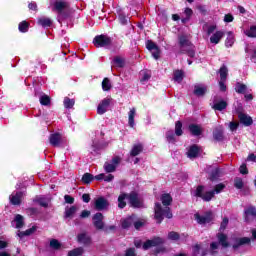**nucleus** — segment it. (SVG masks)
Wrapping results in <instances>:
<instances>
[{"instance_id": "nucleus-1", "label": "nucleus", "mask_w": 256, "mask_h": 256, "mask_svg": "<svg viewBox=\"0 0 256 256\" xmlns=\"http://www.w3.org/2000/svg\"><path fill=\"white\" fill-rule=\"evenodd\" d=\"M162 204L156 202L154 204V219L158 225H161L164 219H173V212L169 205L173 203V197L171 194L166 193L161 195Z\"/></svg>"}, {"instance_id": "nucleus-2", "label": "nucleus", "mask_w": 256, "mask_h": 256, "mask_svg": "<svg viewBox=\"0 0 256 256\" xmlns=\"http://www.w3.org/2000/svg\"><path fill=\"white\" fill-rule=\"evenodd\" d=\"M67 9H69V3L63 0H57L54 2L53 11L58 13V17H62V19H67L69 17V13H67Z\"/></svg>"}, {"instance_id": "nucleus-3", "label": "nucleus", "mask_w": 256, "mask_h": 256, "mask_svg": "<svg viewBox=\"0 0 256 256\" xmlns=\"http://www.w3.org/2000/svg\"><path fill=\"white\" fill-rule=\"evenodd\" d=\"M203 191H205V186L198 185L195 190V197H199L206 203H209V201H211L215 197V191L210 190L206 191L205 193H203Z\"/></svg>"}, {"instance_id": "nucleus-4", "label": "nucleus", "mask_w": 256, "mask_h": 256, "mask_svg": "<svg viewBox=\"0 0 256 256\" xmlns=\"http://www.w3.org/2000/svg\"><path fill=\"white\" fill-rule=\"evenodd\" d=\"M93 45L97 48L111 47V45H113V39H111V37L105 34L97 35L93 39Z\"/></svg>"}, {"instance_id": "nucleus-5", "label": "nucleus", "mask_w": 256, "mask_h": 256, "mask_svg": "<svg viewBox=\"0 0 256 256\" xmlns=\"http://www.w3.org/2000/svg\"><path fill=\"white\" fill-rule=\"evenodd\" d=\"M128 203L133 209L143 208V201L139 198V194L135 191L128 193Z\"/></svg>"}, {"instance_id": "nucleus-6", "label": "nucleus", "mask_w": 256, "mask_h": 256, "mask_svg": "<svg viewBox=\"0 0 256 256\" xmlns=\"http://www.w3.org/2000/svg\"><path fill=\"white\" fill-rule=\"evenodd\" d=\"M121 164V157L114 156L111 160V163L105 162L103 169L105 173H115L117 171V166Z\"/></svg>"}, {"instance_id": "nucleus-7", "label": "nucleus", "mask_w": 256, "mask_h": 256, "mask_svg": "<svg viewBox=\"0 0 256 256\" xmlns=\"http://www.w3.org/2000/svg\"><path fill=\"white\" fill-rule=\"evenodd\" d=\"M164 243H165V239H163L159 236H155L151 240H146L142 245V249H144V251H147L148 249H151V247H159L160 245H163Z\"/></svg>"}, {"instance_id": "nucleus-8", "label": "nucleus", "mask_w": 256, "mask_h": 256, "mask_svg": "<svg viewBox=\"0 0 256 256\" xmlns=\"http://www.w3.org/2000/svg\"><path fill=\"white\" fill-rule=\"evenodd\" d=\"M103 219H105V216H103V213L101 212H98L92 216V223L97 231L105 229V222H103Z\"/></svg>"}, {"instance_id": "nucleus-9", "label": "nucleus", "mask_w": 256, "mask_h": 256, "mask_svg": "<svg viewBox=\"0 0 256 256\" xmlns=\"http://www.w3.org/2000/svg\"><path fill=\"white\" fill-rule=\"evenodd\" d=\"M243 219L245 223H251L256 219V207L253 205L248 206L244 209Z\"/></svg>"}, {"instance_id": "nucleus-10", "label": "nucleus", "mask_w": 256, "mask_h": 256, "mask_svg": "<svg viewBox=\"0 0 256 256\" xmlns=\"http://www.w3.org/2000/svg\"><path fill=\"white\" fill-rule=\"evenodd\" d=\"M194 217L199 225H207V223H211V221H213V212L208 211L204 214V216L196 213Z\"/></svg>"}, {"instance_id": "nucleus-11", "label": "nucleus", "mask_w": 256, "mask_h": 256, "mask_svg": "<svg viewBox=\"0 0 256 256\" xmlns=\"http://www.w3.org/2000/svg\"><path fill=\"white\" fill-rule=\"evenodd\" d=\"M208 170L209 181H211L212 183H215V181H219V179L221 178V168L209 166Z\"/></svg>"}, {"instance_id": "nucleus-12", "label": "nucleus", "mask_w": 256, "mask_h": 256, "mask_svg": "<svg viewBox=\"0 0 256 256\" xmlns=\"http://www.w3.org/2000/svg\"><path fill=\"white\" fill-rule=\"evenodd\" d=\"M146 49H148V51H153L152 57H154V59H159L161 55V50L159 49V46H157V44L153 42V40H147Z\"/></svg>"}, {"instance_id": "nucleus-13", "label": "nucleus", "mask_w": 256, "mask_h": 256, "mask_svg": "<svg viewBox=\"0 0 256 256\" xmlns=\"http://www.w3.org/2000/svg\"><path fill=\"white\" fill-rule=\"evenodd\" d=\"M111 101H113V98H104L97 107V113L98 115H105L107 113V107L111 105Z\"/></svg>"}, {"instance_id": "nucleus-14", "label": "nucleus", "mask_w": 256, "mask_h": 256, "mask_svg": "<svg viewBox=\"0 0 256 256\" xmlns=\"http://www.w3.org/2000/svg\"><path fill=\"white\" fill-rule=\"evenodd\" d=\"M109 207V201L105 197H98L94 202V209L96 211H105Z\"/></svg>"}, {"instance_id": "nucleus-15", "label": "nucleus", "mask_w": 256, "mask_h": 256, "mask_svg": "<svg viewBox=\"0 0 256 256\" xmlns=\"http://www.w3.org/2000/svg\"><path fill=\"white\" fill-rule=\"evenodd\" d=\"M62 141L63 136L59 132H55L49 136V143L52 147H59Z\"/></svg>"}, {"instance_id": "nucleus-16", "label": "nucleus", "mask_w": 256, "mask_h": 256, "mask_svg": "<svg viewBox=\"0 0 256 256\" xmlns=\"http://www.w3.org/2000/svg\"><path fill=\"white\" fill-rule=\"evenodd\" d=\"M238 119L245 127H251L253 125V118L243 112H238Z\"/></svg>"}, {"instance_id": "nucleus-17", "label": "nucleus", "mask_w": 256, "mask_h": 256, "mask_svg": "<svg viewBox=\"0 0 256 256\" xmlns=\"http://www.w3.org/2000/svg\"><path fill=\"white\" fill-rule=\"evenodd\" d=\"M188 131L194 137H199L200 135H203V128H201L199 124H189Z\"/></svg>"}, {"instance_id": "nucleus-18", "label": "nucleus", "mask_w": 256, "mask_h": 256, "mask_svg": "<svg viewBox=\"0 0 256 256\" xmlns=\"http://www.w3.org/2000/svg\"><path fill=\"white\" fill-rule=\"evenodd\" d=\"M213 139L220 143L225 140V131L221 127H216L213 131Z\"/></svg>"}, {"instance_id": "nucleus-19", "label": "nucleus", "mask_w": 256, "mask_h": 256, "mask_svg": "<svg viewBox=\"0 0 256 256\" xmlns=\"http://www.w3.org/2000/svg\"><path fill=\"white\" fill-rule=\"evenodd\" d=\"M251 243V238L249 237H242V238H236L235 243L232 245L233 249L237 250L239 247H242V245H249Z\"/></svg>"}, {"instance_id": "nucleus-20", "label": "nucleus", "mask_w": 256, "mask_h": 256, "mask_svg": "<svg viewBox=\"0 0 256 256\" xmlns=\"http://www.w3.org/2000/svg\"><path fill=\"white\" fill-rule=\"evenodd\" d=\"M199 151H201L199 146L196 144L191 145L187 151V157H189V159H196V157H199Z\"/></svg>"}, {"instance_id": "nucleus-21", "label": "nucleus", "mask_w": 256, "mask_h": 256, "mask_svg": "<svg viewBox=\"0 0 256 256\" xmlns=\"http://www.w3.org/2000/svg\"><path fill=\"white\" fill-rule=\"evenodd\" d=\"M225 37V32L218 30L210 37V43L219 45L220 41Z\"/></svg>"}, {"instance_id": "nucleus-22", "label": "nucleus", "mask_w": 256, "mask_h": 256, "mask_svg": "<svg viewBox=\"0 0 256 256\" xmlns=\"http://www.w3.org/2000/svg\"><path fill=\"white\" fill-rule=\"evenodd\" d=\"M76 213H77V206L72 205L70 207H66L64 211V219H73Z\"/></svg>"}, {"instance_id": "nucleus-23", "label": "nucleus", "mask_w": 256, "mask_h": 256, "mask_svg": "<svg viewBox=\"0 0 256 256\" xmlns=\"http://www.w3.org/2000/svg\"><path fill=\"white\" fill-rule=\"evenodd\" d=\"M178 43L181 49H183V47H193V43L189 41V38L187 37V35L178 36Z\"/></svg>"}, {"instance_id": "nucleus-24", "label": "nucleus", "mask_w": 256, "mask_h": 256, "mask_svg": "<svg viewBox=\"0 0 256 256\" xmlns=\"http://www.w3.org/2000/svg\"><path fill=\"white\" fill-rule=\"evenodd\" d=\"M193 94L196 97H205L207 94V86L195 85Z\"/></svg>"}, {"instance_id": "nucleus-25", "label": "nucleus", "mask_w": 256, "mask_h": 256, "mask_svg": "<svg viewBox=\"0 0 256 256\" xmlns=\"http://www.w3.org/2000/svg\"><path fill=\"white\" fill-rule=\"evenodd\" d=\"M78 243L82 245H91V237L87 233H80L77 235Z\"/></svg>"}, {"instance_id": "nucleus-26", "label": "nucleus", "mask_w": 256, "mask_h": 256, "mask_svg": "<svg viewBox=\"0 0 256 256\" xmlns=\"http://www.w3.org/2000/svg\"><path fill=\"white\" fill-rule=\"evenodd\" d=\"M141 153H143V144H134L130 151V156L137 157V155H141Z\"/></svg>"}, {"instance_id": "nucleus-27", "label": "nucleus", "mask_w": 256, "mask_h": 256, "mask_svg": "<svg viewBox=\"0 0 256 256\" xmlns=\"http://www.w3.org/2000/svg\"><path fill=\"white\" fill-rule=\"evenodd\" d=\"M125 199L128 200V193H121L118 196V208L119 209H125L127 207V202Z\"/></svg>"}, {"instance_id": "nucleus-28", "label": "nucleus", "mask_w": 256, "mask_h": 256, "mask_svg": "<svg viewBox=\"0 0 256 256\" xmlns=\"http://www.w3.org/2000/svg\"><path fill=\"white\" fill-rule=\"evenodd\" d=\"M23 197V192L19 191V192H16L15 195H12L10 197V203L12 205H21V199Z\"/></svg>"}, {"instance_id": "nucleus-29", "label": "nucleus", "mask_w": 256, "mask_h": 256, "mask_svg": "<svg viewBox=\"0 0 256 256\" xmlns=\"http://www.w3.org/2000/svg\"><path fill=\"white\" fill-rule=\"evenodd\" d=\"M135 115H137V110L135 108L130 109L128 113V125L129 127H135Z\"/></svg>"}, {"instance_id": "nucleus-30", "label": "nucleus", "mask_w": 256, "mask_h": 256, "mask_svg": "<svg viewBox=\"0 0 256 256\" xmlns=\"http://www.w3.org/2000/svg\"><path fill=\"white\" fill-rule=\"evenodd\" d=\"M218 242L225 248L229 247V242L227 241V234L220 232L217 234Z\"/></svg>"}, {"instance_id": "nucleus-31", "label": "nucleus", "mask_w": 256, "mask_h": 256, "mask_svg": "<svg viewBox=\"0 0 256 256\" xmlns=\"http://www.w3.org/2000/svg\"><path fill=\"white\" fill-rule=\"evenodd\" d=\"M95 180V176H93V174L89 173V172H86L83 174L82 176V183L84 185H91V183Z\"/></svg>"}, {"instance_id": "nucleus-32", "label": "nucleus", "mask_w": 256, "mask_h": 256, "mask_svg": "<svg viewBox=\"0 0 256 256\" xmlns=\"http://www.w3.org/2000/svg\"><path fill=\"white\" fill-rule=\"evenodd\" d=\"M14 221L16 223V229H23L25 226V218L21 214H16Z\"/></svg>"}, {"instance_id": "nucleus-33", "label": "nucleus", "mask_w": 256, "mask_h": 256, "mask_svg": "<svg viewBox=\"0 0 256 256\" xmlns=\"http://www.w3.org/2000/svg\"><path fill=\"white\" fill-rule=\"evenodd\" d=\"M38 25H41V27H51L53 25V20L47 17H42L38 19Z\"/></svg>"}, {"instance_id": "nucleus-34", "label": "nucleus", "mask_w": 256, "mask_h": 256, "mask_svg": "<svg viewBox=\"0 0 256 256\" xmlns=\"http://www.w3.org/2000/svg\"><path fill=\"white\" fill-rule=\"evenodd\" d=\"M235 91L239 95H245V93H247V85H245L241 82H237L236 87H235Z\"/></svg>"}, {"instance_id": "nucleus-35", "label": "nucleus", "mask_w": 256, "mask_h": 256, "mask_svg": "<svg viewBox=\"0 0 256 256\" xmlns=\"http://www.w3.org/2000/svg\"><path fill=\"white\" fill-rule=\"evenodd\" d=\"M30 23L27 20H23L18 24V30L20 33H27L29 31Z\"/></svg>"}, {"instance_id": "nucleus-36", "label": "nucleus", "mask_w": 256, "mask_h": 256, "mask_svg": "<svg viewBox=\"0 0 256 256\" xmlns=\"http://www.w3.org/2000/svg\"><path fill=\"white\" fill-rule=\"evenodd\" d=\"M219 74L221 81H227V75H229V69H227V66L222 65L219 69Z\"/></svg>"}, {"instance_id": "nucleus-37", "label": "nucleus", "mask_w": 256, "mask_h": 256, "mask_svg": "<svg viewBox=\"0 0 256 256\" xmlns=\"http://www.w3.org/2000/svg\"><path fill=\"white\" fill-rule=\"evenodd\" d=\"M215 111H224V109H227V101L222 100L220 102H217L212 107Z\"/></svg>"}, {"instance_id": "nucleus-38", "label": "nucleus", "mask_w": 256, "mask_h": 256, "mask_svg": "<svg viewBox=\"0 0 256 256\" xmlns=\"http://www.w3.org/2000/svg\"><path fill=\"white\" fill-rule=\"evenodd\" d=\"M113 63L120 69H123V67H125V60L121 58V56H115L113 58Z\"/></svg>"}, {"instance_id": "nucleus-39", "label": "nucleus", "mask_w": 256, "mask_h": 256, "mask_svg": "<svg viewBox=\"0 0 256 256\" xmlns=\"http://www.w3.org/2000/svg\"><path fill=\"white\" fill-rule=\"evenodd\" d=\"M175 135L181 137L183 135V123L181 121H176L175 123Z\"/></svg>"}, {"instance_id": "nucleus-40", "label": "nucleus", "mask_w": 256, "mask_h": 256, "mask_svg": "<svg viewBox=\"0 0 256 256\" xmlns=\"http://www.w3.org/2000/svg\"><path fill=\"white\" fill-rule=\"evenodd\" d=\"M83 247L74 248L68 252V256H81L84 253Z\"/></svg>"}, {"instance_id": "nucleus-41", "label": "nucleus", "mask_w": 256, "mask_h": 256, "mask_svg": "<svg viewBox=\"0 0 256 256\" xmlns=\"http://www.w3.org/2000/svg\"><path fill=\"white\" fill-rule=\"evenodd\" d=\"M183 77H184V74H183L182 70L174 71V73H173L174 81H176L177 83H181V81H183Z\"/></svg>"}, {"instance_id": "nucleus-42", "label": "nucleus", "mask_w": 256, "mask_h": 256, "mask_svg": "<svg viewBox=\"0 0 256 256\" xmlns=\"http://www.w3.org/2000/svg\"><path fill=\"white\" fill-rule=\"evenodd\" d=\"M112 87L113 86L111 85V80L108 77L104 78L103 81H102L103 91H111Z\"/></svg>"}, {"instance_id": "nucleus-43", "label": "nucleus", "mask_w": 256, "mask_h": 256, "mask_svg": "<svg viewBox=\"0 0 256 256\" xmlns=\"http://www.w3.org/2000/svg\"><path fill=\"white\" fill-rule=\"evenodd\" d=\"M63 103H64L65 109H73L75 105V100L69 97H65Z\"/></svg>"}, {"instance_id": "nucleus-44", "label": "nucleus", "mask_w": 256, "mask_h": 256, "mask_svg": "<svg viewBox=\"0 0 256 256\" xmlns=\"http://www.w3.org/2000/svg\"><path fill=\"white\" fill-rule=\"evenodd\" d=\"M40 104L44 107H49L51 105V97L47 96L46 94L40 97Z\"/></svg>"}, {"instance_id": "nucleus-45", "label": "nucleus", "mask_w": 256, "mask_h": 256, "mask_svg": "<svg viewBox=\"0 0 256 256\" xmlns=\"http://www.w3.org/2000/svg\"><path fill=\"white\" fill-rule=\"evenodd\" d=\"M50 247L51 249H54L55 251H59V249H61L62 244L61 242H59V240L53 238L50 240Z\"/></svg>"}, {"instance_id": "nucleus-46", "label": "nucleus", "mask_w": 256, "mask_h": 256, "mask_svg": "<svg viewBox=\"0 0 256 256\" xmlns=\"http://www.w3.org/2000/svg\"><path fill=\"white\" fill-rule=\"evenodd\" d=\"M246 37H250V39H255L256 37V26H251L249 30L244 31Z\"/></svg>"}, {"instance_id": "nucleus-47", "label": "nucleus", "mask_w": 256, "mask_h": 256, "mask_svg": "<svg viewBox=\"0 0 256 256\" xmlns=\"http://www.w3.org/2000/svg\"><path fill=\"white\" fill-rule=\"evenodd\" d=\"M118 21H119L120 25H129V23H131V21H129V18H127L125 13H120L118 15Z\"/></svg>"}, {"instance_id": "nucleus-48", "label": "nucleus", "mask_w": 256, "mask_h": 256, "mask_svg": "<svg viewBox=\"0 0 256 256\" xmlns=\"http://www.w3.org/2000/svg\"><path fill=\"white\" fill-rule=\"evenodd\" d=\"M131 225H133V218H131V217H128V218L122 220V222H121L122 229H129V227H131Z\"/></svg>"}, {"instance_id": "nucleus-49", "label": "nucleus", "mask_w": 256, "mask_h": 256, "mask_svg": "<svg viewBox=\"0 0 256 256\" xmlns=\"http://www.w3.org/2000/svg\"><path fill=\"white\" fill-rule=\"evenodd\" d=\"M168 239L170 241H179L181 239V235L178 232L171 231L168 233Z\"/></svg>"}, {"instance_id": "nucleus-50", "label": "nucleus", "mask_w": 256, "mask_h": 256, "mask_svg": "<svg viewBox=\"0 0 256 256\" xmlns=\"http://www.w3.org/2000/svg\"><path fill=\"white\" fill-rule=\"evenodd\" d=\"M244 183H243V179L242 178H239V177H236L234 179V187L236 189H242L244 187Z\"/></svg>"}, {"instance_id": "nucleus-51", "label": "nucleus", "mask_w": 256, "mask_h": 256, "mask_svg": "<svg viewBox=\"0 0 256 256\" xmlns=\"http://www.w3.org/2000/svg\"><path fill=\"white\" fill-rule=\"evenodd\" d=\"M227 225H229V218L224 217L220 224V228H219L220 233H223V231L227 229Z\"/></svg>"}, {"instance_id": "nucleus-52", "label": "nucleus", "mask_w": 256, "mask_h": 256, "mask_svg": "<svg viewBox=\"0 0 256 256\" xmlns=\"http://www.w3.org/2000/svg\"><path fill=\"white\" fill-rule=\"evenodd\" d=\"M180 53L181 55L186 53V55H188V57H191V58L195 57V50H193V48H189L187 50L182 49L180 50Z\"/></svg>"}, {"instance_id": "nucleus-53", "label": "nucleus", "mask_w": 256, "mask_h": 256, "mask_svg": "<svg viewBox=\"0 0 256 256\" xmlns=\"http://www.w3.org/2000/svg\"><path fill=\"white\" fill-rule=\"evenodd\" d=\"M166 139L168 143H175V133L173 131L166 132Z\"/></svg>"}, {"instance_id": "nucleus-54", "label": "nucleus", "mask_w": 256, "mask_h": 256, "mask_svg": "<svg viewBox=\"0 0 256 256\" xmlns=\"http://www.w3.org/2000/svg\"><path fill=\"white\" fill-rule=\"evenodd\" d=\"M225 187H226L225 184L219 183L214 186V189L212 191H214V195H215V193L219 194L223 191V189H225Z\"/></svg>"}, {"instance_id": "nucleus-55", "label": "nucleus", "mask_w": 256, "mask_h": 256, "mask_svg": "<svg viewBox=\"0 0 256 256\" xmlns=\"http://www.w3.org/2000/svg\"><path fill=\"white\" fill-rule=\"evenodd\" d=\"M35 201H36V203H38V205H40V207H44L45 209H47V207H49V203H47V201H45V198H38Z\"/></svg>"}, {"instance_id": "nucleus-56", "label": "nucleus", "mask_w": 256, "mask_h": 256, "mask_svg": "<svg viewBox=\"0 0 256 256\" xmlns=\"http://www.w3.org/2000/svg\"><path fill=\"white\" fill-rule=\"evenodd\" d=\"M64 201L68 205H73V203H75V198L69 194H66V195H64Z\"/></svg>"}, {"instance_id": "nucleus-57", "label": "nucleus", "mask_w": 256, "mask_h": 256, "mask_svg": "<svg viewBox=\"0 0 256 256\" xmlns=\"http://www.w3.org/2000/svg\"><path fill=\"white\" fill-rule=\"evenodd\" d=\"M142 78L140 79V81L143 83L145 81H149L151 79V73L147 72V71H143L141 73Z\"/></svg>"}, {"instance_id": "nucleus-58", "label": "nucleus", "mask_w": 256, "mask_h": 256, "mask_svg": "<svg viewBox=\"0 0 256 256\" xmlns=\"http://www.w3.org/2000/svg\"><path fill=\"white\" fill-rule=\"evenodd\" d=\"M239 171L241 173V175H249V169L247 168V164L243 163L240 168Z\"/></svg>"}, {"instance_id": "nucleus-59", "label": "nucleus", "mask_w": 256, "mask_h": 256, "mask_svg": "<svg viewBox=\"0 0 256 256\" xmlns=\"http://www.w3.org/2000/svg\"><path fill=\"white\" fill-rule=\"evenodd\" d=\"M227 80H220L219 81V89L222 93H225V91H227V85H225V82Z\"/></svg>"}, {"instance_id": "nucleus-60", "label": "nucleus", "mask_w": 256, "mask_h": 256, "mask_svg": "<svg viewBox=\"0 0 256 256\" xmlns=\"http://www.w3.org/2000/svg\"><path fill=\"white\" fill-rule=\"evenodd\" d=\"M234 19L235 17H233L231 13L225 14L224 16L225 23H233Z\"/></svg>"}, {"instance_id": "nucleus-61", "label": "nucleus", "mask_w": 256, "mask_h": 256, "mask_svg": "<svg viewBox=\"0 0 256 256\" xmlns=\"http://www.w3.org/2000/svg\"><path fill=\"white\" fill-rule=\"evenodd\" d=\"M124 256H137V253L135 252V248L126 249Z\"/></svg>"}, {"instance_id": "nucleus-62", "label": "nucleus", "mask_w": 256, "mask_h": 256, "mask_svg": "<svg viewBox=\"0 0 256 256\" xmlns=\"http://www.w3.org/2000/svg\"><path fill=\"white\" fill-rule=\"evenodd\" d=\"M233 43H235V40L233 37H228L225 40L226 47H233Z\"/></svg>"}, {"instance_id": "nucleus-63", "label": "nucleus", "mask_w": 256, "mask_h": 256, "mask_svg": "<svg viewBox=\"0 0 256 256\" xmlns=\"http://www.w3.org/2000/svg\"><path fill=\"white\" fill-rule=\"evenodd\" d=\"M91 216V211L83 210L80 214V219H87V217Z\"/></svg>"}, {"instance_id": "nucleus-64", "label": "nucleus", "mask_w": 256, "mask_h": 256, "mask_svg": "<svg viewBox=\"0 0 256 256\" xmlns=\"http://www.w3.org/2000/svg\"><path fill=\"white\" fill-rule=\"evenodd\" d=\"M26 212L28 213V215H37V213H39V210L37 208H28L26 210Z\"/></svg>"}]
</instances>
